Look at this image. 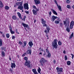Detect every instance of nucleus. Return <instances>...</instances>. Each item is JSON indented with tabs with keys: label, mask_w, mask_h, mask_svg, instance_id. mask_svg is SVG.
Instances as JSON below:
<instances>
[{
	"label": "nucleus",
	"mask_w": 74,
	"mask_h": 74,
	"mask_svg": "<svg viewBox=\"0 0 74 74\" xmlns=\"http://www.w3.org/2000/svg\"><path fill=\"white\" fill-rule=\"evenodd\" d=\"M16 5L17 6L18 5L17 8L19 9L20 10H22V12H23V6L22 5V3L21 2H18L16 3Z\"/></svg>",
	"instance_id": "obj_1"
},
{
	"label": "nucleus",
	"mask_w": 74,
	"mask_h": 74,
	"mask_svg": "<svg viewBox=\"0 0 74 74\" xmlns=\"http://www.w3.org/2000/svg\"><path fill=\"white\" fill-rule=\"evenodd\" d=\"M9 59L10 60H11V57H9Z\"/></svg>",
	"instance_id": "obj_63"
},
{
	"label": "nucleus",
	"mask_w": 74,
	"mask_h": 74,
	"mask_svg": "<svg viewBox=\"0 0 74 74\" xmlns=\"http://www.w3.org/2000/svg\"><path fill=\"white\" fill-rule=\"evenodd\" d=\"M22 25L24 27L25 29V30H26L27 31V29H26V28H27V29H29V25H27L23 23H22Z\"/></svg>",
	"instance_id": "obj_9"
},
{
	"label": "nucleus",
	"mask_w": 74,
	"mask_h": 74,
	"mask_svg": "<svg viewBox=\"0 0 74 74\" xmlns=\"http://www.w3.org/2000/svg\"><path fill=\"white\" fill-rule=\"evenodd\" d=\"M51 10L52 11V12H53V14H55V15H58V13H57V12H56V11L54 10H53V9H51Z\"/></svg>",
	"instance_id": "obj_15"
},
{
	"label": "nucleus",
	"mask_w": 74,
	"mask_h": 74,
	"mask_svg": "<svg viewBox=\"0 0 74 74\" xmlns=\"http://www.w3.org/2000/svg\"><path fill=\"white\" fill-rule=\"evenodd\" d=\"M58 8L60 11H62V7L60 6H59L58 7Z\"/></svg>",
	"instance_id": "obj_29"
},
{
	"label": "nucleus",
	"mask_w": 74,
	"mask_h": 74,
	"mask_svg": "<svg viewBox=\"0 0 74 74\" xmlns=\"http://www.w3.org/2000/svg\"><path fill=\"white\" fill-rule=\"evenodd\" d=\"M34 1L36 5L39 4L40 3V2L39 1H38L37 0H34Z\"/></svg>",
	"instance_id": "obj_17"
},
{
	"label": "nucleus",
	"mask_w": 74,
	"mask_h": 74,
	"mask_svg": "<svg viewBox=\"0 0 74 74\" xmlns=\"http://www.w3.org/2000/svg\"><path fill=\"white\" fill-rule=\"evenodd\" d=\"M32 7H33V8H34V9H35V10H38V9H37V8L36 7V6L34 5H33Z\"/></svg>",
	"instance_id": "obj_33"
},
{
	"label": "nucleus",
	"mask_w": 74,
	"mask_h": 74,
	"mask_svg": "<svg viewBox=\"0 0 74 74\" xmlns=\"http://www.w3.org/2000/svg\"><path fill=\"white\" fill-rule=\"evenodd\" d=\"M58 18V17L55 16H52L51 18V21L52 22H54L55 19Z\"/></svg>",
	"instance_id": "obj_10"
},
{
	"label": "nucleus",
	"mask_w": 74,
	"mask_h": 74,
	"mask_svg": "<svg viewBox=\"0 0 74 74\" xmlns=\"http://www.w3.org/2000/svg\"><path fill=\"white\" fill-rule=\"evenodd\" d=\"M24 60H26V61H27V59H28V58H27V57H24Z\"/></svg>",
	"instance_id": "obj_43"
},
{
	"label": "nucleus",
	"mask_w": 74,
	"mask_h": 74,
	"mask_svg": "<svg viewBox=\"0 0 74 74\" xmlns=\"http://www.w3.org/2000/svg\"><path fill=\"white\" fill-rule=\"evenodd\" d=\"M41 23L42 24H45L46 23V21H45L44 19L42 18L41 20Z\"/></svg>",
	"instance_id": "obj_19"
},
{
	"label": "nucleus",
	"mask_w": 74,
	"mask_h": 74,
	"mask_svg": "<svg viewBox=\"0 0 74 74\" xmlns=\"http://www.w3.org/2000/svg\"><path fill=\"white\" fill-rule=\"evenodd\" d=\"M48 58H51V53H48Z\"/></svg>",
	"instance_id": "obj_40"
},
{
	"label": "nucleus",
	"mask_w": 74,
	"mask_h": 74,
	"mask_svg": "<svg viewBox=\"0 0 74 74\" xmlns=\"http://www.w3.org/2000/svg\"><path fill=\"white\" fill-rule=\"evenodd\" d=\"M2 36L4 38L5 37V34H2Z\"/></svg>",
	"instance_id": "obj_50"
},
{
	"label": "nucleus",
	"mask_w": 74,
	"mask_h": 74,
	"mask_svg": "<svg viewBox=\"0 0 74 74\" xmlns=\"http://www.w3.org/2000/svg\"><path fill=\"white\" fill-rule=\"evenodd\" d=\"M43 27H45L46 26V27H47V24H43Z\"/></svg>",
	"instance_id": "obj_52"
},
{
	"label": "nucleus",
	"mask_w": 74,
	"mask_h": 74,
	"mask_svg": "<svg viewBox=\"0 0 74 74\" xmlns=\"http://www.w3.org/2000/svg\"><path fill=\"white\" fill-rule=\"evenodd\" d=\"M25 13H26V14H27L28 15L29 14V11H25Z\"/></svg>",
	"instance_id": "obj_53"
},
{
	"label": "nucleus",
	"mask_w": 74,
	"mask_h": 74,
	"mask_svg": "<svg viewBox=\"0 0 74 74\" xmlns=\"http://www.w3.org/2000/svg\"><path fill=\"white\" fill-rule=\"evenodd\" d=\"M1 54L3 57H4V56H5V53H4V52L3 51H2Z\"/></svg>",
	"instance_id": "obj_24"
},
{
	"label": "nucleus",
	"mask_w": 74,
	"mask_h": 74,
	"mask_svg": "<svg viewBox=\"0 0 74 74\" xmlns=\"http://www.w3.org/2000/svg\"><path fill=\"white\" fill-rule=\"evenodd\" d=\"M24 45L25 46H26V44H27V42L26 41H24L23 42Z\"/></svg>",
	"instance_id": "obj_41"
},
{
	"label": "nucleus",
	"mask_w": 74,
	"mask_h": 74,
	"mask_svg": "<svg viewBox=\"0 0 74 74\" xmlns=\"http://www.w3.org/2000/svg\"><path fill=\"white\" fill-rule=\"evenodd\" d=\"M55 23H56V24H59V22L58 21H55Z\"/></svg>",
	"instance_id": "obj_42"
},
{
	"label": "nucleus",
	"mask_w": 74,
	"mask_h": 74,
	"mask_svg": "<svg viewBox=\"0 0 74 74\" xmlns=\"http://www.w3.org/2000/svg\"><path fill=\"white\" fill-rule=\"evenodd\" d=\"M37 70H38V71L39 74H41V72H41V69H40V67L38 68V69Z\"/></svg>",
	"instance_id": "obj_22"
},
{
	"label": "nucleus",
	"mask_w": 74,
	"mask_h": 74,
	"mask_svg": "<svg viewBox=\"0 0 74 74\" xmlns=\"http://www.w3.org/2000/svg\"><path fill=\"white\" fill-rule=\"evenodd\" d=\"M62 42L60 41H58V45L60 46H61V45H62Z\"/></svg>",
	"instance_id": "obj_25"
},
{
	"label": "nucleus",
	"mask_w": 74,
	"mask_h": 74,
	"mask_svg": "<svg viewBox=\"0 0 74 74\" xmlns=\"http://www.w3.org/2000/svg\"><path fill=\"white\" fill-rule=\"evenodd\" d=\"M19 45H23V42L21 41H19L18 42Z\"/></svg>",
	"instance_id": "obj_39"
},
{
	"label": "nucleus",
	"mask_w": 74,
	"mask_h": 74,
	"mask_svg": "<svg viewBox=\"0 0 74 74\" xmlns=\"http://www.w3.org/2000/svg\"><path fill=\"white\" fill-rule=\"evenodd\" d=\"M26 15H25L24 16V17L23 18H22V19L23 20V21H25V19H26Z\"/></svg>",
	"instance_id": "obj_30"
},
{
	"label": "nucleus",
	"mask_w": 74,
	"mask_h": 74,
	"mask_svg": "<svg viewBox=\"0 0 74 74\" xmlns=\"http://www.w3.org/2000/svg\"><path fill=\"white\" fill-rule=\"evenodd\" d=\"M24 8L25 10H29V5L27 3H24L23 4Z\"/></svg>",
	"instance_id": "obj_7"
},
{
	"label": "nucleus",
	"mask_w": 74,
	"mask_h": 74,
	"mask_svg": "<svg viewBox=\"0 0 74 74\" xmlns=\"http://www.w3.org/2000/svg\"><path fill=\"white\" fill-rule=\"evenodd\" d=\"M58 41V39H55L52 42V45L56 49L58 47V45L57 44V41Z\"/></svg>",
	"instance_id": "obj_2"
},
{
	"label": "nucleus",
	"mask_w": 74,
	"mask_h": 74,
	"mask_svg": "<svg viewBox=\"0 0 74 74\" xmlns=\"http://www.w3.org/2000/svg\"><path fill=\"white\" fill-rule=\"evenodd\" d=\"M67 65H70L71 64V62L69 61H67Z\"/></svg>",
	"instance_id": "obj_32"
},
{
	"label": "nucleus",
	"mask_w": 74,
	"mask_h": 74,
	"mask_svg": "<svg viewBox=\"0 0 74 74\" xmlns=\"http://www.w3.org/2000/svg\"><path fill=\"white\" fill-rule=\"evenodd\" d=\"M71 55L72 56V59H73V58H74V55H73V54L72 53L71 54Z\"/></svg>",
	"instance_id": "obj_49"
},
{
	"label": "nucleus",
	"mask_w": 74,
	"mask_h": 74,
	"mask_svg": "<svg viewBox=\"0 0 74 74\" xmlns=\"http://www.w3.org/2000/svg\"><path fill=\"white\" fill-rule=\"evenodd\" d=\"M5 10H8L10 9V7L8 6H5Z\"/></svg>",
	"instance_id": "obj_26"
},
{
	"label": "nucleus",
	"mask_w": 74,
	"mask_h": 74,
	"mask_svg": "<svg viewBox=\"0 0 74 74\" xmlns=\"http://www.w3.org/2000/svg\"><path fill=\"white\" fill-rule=\"evenodd\" d=\"M54 1L56 4V3H57V1H56V0Z\"/></svg>",
	"instance_id": "obj_61"
},
{
	"label": "nucleus",
	"mask_w": 74,
	"mask_h": 74,
	"mask_svg": "<svg viewBox=\"0 0 74 74\" xmlns=\"http://www.w3.org/2000/svg\"><path fill=\"white\" fill-rule=\"evenodd\" d=\"M5 49V47H1V50H4V49Z\"/></svg>",
	"instance_id": "obj_46"
},
{
	"label": "nucleus",
	"mask_w": 74,
	"mask_h": 74,
	"mask_svg": "<svg viewBox=\"0 0 74 74\" xmlns=\"http://www.w3.org/2000/svg\"><path fill=\"white\" fill-rule=\"evenodd\" d=\"M57 21H60V18H58L57 19Z\"/></svg>",
	"instance_id": "obj_58"
},
{
	"label": "nucleus",
	"mask_w": 74,
	"mask_h": 74,
	"mask_svg": "<svg viewBox=\"0 0 74 74\" xmlns=\"http://www.w3.org/2000/svg\"><path fill=\"white\" fill-rule=\"evenodd\" d=\"M56 60H54V61H53V63L54 64H56Z\"/></svg>",
	"instance_id": "obj_55"
},
{
	"label": "nucleus",
	"mask_w": 74,
	"mask_h": 74,
	"mask_svg": "<svg viewBox=\"0 0 74 74\" xmlns=\"http://www.w3.org/2000/svg\"><path fill=\"white\" fill-rule=\"evenodd\" d=\"M73 34H74L72 32V34L69 37V38L70 40H71L72 38H73Z\"/></svg>",
	"instance_id": "obj_28"
},
{
	"label": "nucleus",
	"mask_w": 74,
	"mask_h": 74,
	"mask_svg": "<svg viewBox=\"0 0 74 74\" xmlns=\"http://www.w3.org/2000/svg\"><path fill=\"white\" fill-rule=\"evenodd\" d=\"M67 8H68V9H70L71 8H70V5H67L66 6Z\"/></svg>",
	"instance_id": "obj_44"
},
{
	"label": "nucleus",
	"mask_w": 74,
	"mask_h": 74,
	"mask_svg": "<svg viewBox=\"0 0 74 74\" xmlns=\"http://www.w3.org/2000/svg\"><path fill=\"white\" fill-rule=\"evenodd\" d=\"M63 53L65 54V53H66V51H63Z\"/></svg>",
	"instance_id": "obj_60"
},
{
	"label": "nucleus",
	"mask_w": 74,
	"mask_h": 74,
	"mask_svg": "<svg viewBox=\"0 0 74 74\" xmlns=\"http://www.w3.org/2000/svg\"><path fill=\"white\" fill-rule=\"evenodd\" d=\"M12 18L14 20H16V16L14 15L12 16Z\"/></svg>",
	"instance_id": "obj_27"
},
{
	"label": "nucleus",
	"mask_w": 74,
	"mask_h": 74,
	"mask_svg": "<svg viewBox=\"0 0 74 74\" xmlns=\"http://www.w3.org/2000/svg\"><path fill=\"white\" fill-rule=\"evenodd\" d=\"M28 45L30 47H32V46L33 45V43L32 41H29L28 43Z\"/></svg>",
	"instance_id": "obj_16"
},
{
	"label": "nucleus",
	"mask_w": 74,
	"mask_h": 74,
	"mask_svg": "<svg viewBox=\"0 0 74 74\" xmlns=\"http://www.w3.org/2000/svg\"><path fill=\"white\" fill-rule=\"evenodd\" d=\"M17 14L20 19H22V17L21 14H20V13L18 12L17 13Z\"/></svg>",
	"instance_id": "obj_18"
},
{
	"label": "nucleus",
	"mask_w": 74,
	"mask_h": 74,
	"mask_svg": "<svg viewBox=\"0 0 74 74\" xmlns=\"http://www.w3.org/2000/svg\"><path fill=\"white\" fill-rule=\"evenodd\" d=\"M9 27L11 34H14V33H15V32L12 30V28L11 27V26H9Z\"/></svg>",
	"instance_id": "obj_12"
},
{
	"label": "nucleus",
	"mask_w": 74,
	"mask_h": 74,
	"mask_svg": "<svg viewBox=\"0 0 74 74\" xmlns=\"http://www.w3.org/2000/svg\"><path fill=\"white\" fill-rule=\"evenodd\" d=\"M6 38H9L10 37V34H6Z\"/></svg>",
	"instance_id": "obj_31"
},
{
	"label": "nucleus",
	"mask_w": 74,
	"mask_h": 74,
	"mask_svg": "<svg viewBox=\"0 0 74 74\" xmlns=\"http://www.w3.org/2000/svg\"><path fill=\"white\" fill-rule=\"evenodd\" d=\"M30 61L29 60H28L26 61L25 62L24 65L25 66H27V67L28 68H30L31 69L32 68V66H30V63H31Z\"/></svg>",
	"instance_id": "obj_4"
},
{
	"label": "nucleus",
	"mask_w": 74,
	"mask_h": 74,
	"mask_svg": "<svg viewBox=\"0 0 74 74\" xmlns=\"http://www.w3.org/2000/svg\"><path fill=\"white\" fill-rule=\"evenodd\" d=\"M66 30H67L68 32H70V29H69V27H67Z\"/></svg>",
	"instance_id": "obj_36"
},
{
	"label": "nucleus",
	"mask_w": 74,
	"mask_h": 74,
	"mask_svg": "<svg viewBox=\"0 0 74 74\" xmlns=\"http://www.w3.org/2000/svg\"><path fill=\"white\" fill-rule=\"evenodd\" d=\"M51 14H52V13H51V11H50L49 13V15H51Z\"/></svg>",
	"instance_id": "obj_57"
},
{
	"label": "nucleus",
	"mask_w": 74,
	"mask_h": 74,
	"mask_svg": "<svg viewBox=\"0 0 74 74\" xmlns=\"http://www.w3.org/2000/svg\"><path fill=\"white\" fill-rule=\"evenodd\" d=\"M38 11H39V9L36 10L35 9H33L32 10V12L34 15H36L37 13V12H38Z\"/></svg>",
	"instance_id": "obj_11"
},
{
	"label": "nucleus",
	"mask_w": 74,
	"mask_h": 74,
	"mask_svg": "<svg viewBox=\"0 0 74 74\" xmlns=\"http://www.w3.org/2000/svg\"><path fill=\"white\" fill-rule=\"evenodd\" d=\"M39 62L41 66H44V64H45V63L47 62V60H45L44 58H42L40 59Z\"/></svg>",
	"instance_id": "obj_3"
},
{
	"label": "nucleus",
	"mask_w": 74,
	"mask_h": 74,
	"mask_svg": "<svg viewBox=\"0 0 74 74\" xmlns=\"http://www.w3.org/2000/svg\"><path fill=\"white\" fill-rule=\"evenodd\" d=\"M56 70L57 71L58 74H60L61 73L63 72V68H59V67H57L56 68Z\"/></svg>",
	"instance_id": "obj_5"
},
{
	"label": "nucleus",
	"mask_w": 74,
	"mask_h": 74,
	"mask_svg": "<svg viewBox=\"0 0 74 74\" xmlns=\"http://www.w3.org/2000/svg\"><path fill=\"white\" fill-rule=\"evenodd\" d=\"M73 25H71V24H70V27L69 28L70 29H71L73 28Z\"/></svg>",
	"instance_id": "obj_37"
},
{
	"label": "nucleus",
	"mask_w": 74,
	"mask_h": 74,
	"mask_svg": "<svg viewBox=\"0 0 74 74\" xmlns=\"http://www.w3.org/2000/svg\"><path fill=\"white\" fill-rule=\"evenodd\" d=\"M46 27V29H47V30H50V27L49 26H47Z\"/></svg>",
	"instance_id": "obj_38"
},
{
	"label": "nucleus",
	"mask_w": 74,
	"mask_h": 74,
	"mask_svg": "<svg viewBox=\"0 0 74 74\" xmlns=\"http://www.w3.org/2000/svg\"><path fill=\"white\" fill-rule=\"evenodd\" d=\"M44 51V50H43V49H41V50H40V51Z\"/></svg>",
	"instance_id": "obj_62"
},
{
	"label": "nucleus",
	"mask_w": 74,
	"mask_h": 74,
	"mask_svg": "<svg viewBox=\"0 0 74 74\" xmlns=\"http://www.w3.org/2000/svg\"><path fill=\"white\" fill-rule=\"evenodd\" d=\"M66 3H67V4H69V3H70V1H71L70 0H66Z\"/></svg>",
	"instance_id": "obj_34"
},
{
	"label": "nucleus",
	"mask_w": 74,
	"mask_h": 74,
	"mask_svg": "<svg viewBox=\"0 0 74 74\" xmlns=\"http://www.w3.org/2000/svg\"><path fill=\"white\" fill-rule=\"evenodd\" d=\"M10 70L11 71V72H12V70L11 69H10Z\"/></svg>",
	"instance_id": "obj_59"
},
{
	"label": "nucleus",
	"mask_w": 74,
	"mask_h": 74,
	"mask_svg": "<svg viewBox=\"0 0 74 74\" xmlns=\"http://www.w3.org/2000/svg\"><path fill=\"white\" fill-rule=\"evenodd\" d=\"M15 31L17 34H19V32H18V29H16Z\"/></svg>",
	"instance_id": "obj_54"
},
{
	"label": "nucleus",
	"mask_w": 74,
	"mask_h": 74,
	"mask_svg": "<svg viewBox=\"0 0 74 74\" xmlns=\"http://www.w3.org/2000/svg\"><path fill=\"white\" fill-rule=\"evenodd\" d=\"M71 25H73V26H74V21H71L70 24Z\"/></svg>",
	"instance_id": "obj_35"
},
{
	"label": "nucleus",
	"mask_w": 74,
	"mask_h": 74,
	"mask_svg": "<svg viewBox=\"0 0 74 74\" xmlns=\"http://www.w3.org/2000/svg\"><path fill=\"white\" fill-rule=\"evenodd\" d=\"M60 26H61V27H63V23H60Z\"/></svg>",
	"instance_id": "obj_48"
},
{
	"label": "nucleus",
	"mask_w": 74,
	"mask_h": 74,
	"mask_svg": "<svg viewBox=\"0 0 74 74\" xmlns=\"http://www.w3.org/2000/svg\"><path fill=\"white\" fill-rule=\"evenodd\" d=\"M11 67L12 69H13V68H15V67H16L15 64L14 63H12V62Z\"/></svg>",
	"instance_id": "obj_13"
},
{
	"label": "nucleus",
	"mask_w": 74,
	"mask_h": 74,
	"mask_svg": "<svg viewBox=\"0 0 74 74\" xmlns=\"http://www.w3.org/2000/svg\"><path fill=\"white\" fill-rule=\"evenodd\" d=\"M67 21V20H66V21H64L63 22H64V25H65L66 26H67L68 25V26L69 27V24H70V21H67V23H66V21Z\"/></svg>",
	"instance_id": "obj_8"
},
{
	"label": "nucleus",
	"mask_w": 74,
	"mask_h": 74,
	"mask_svg": "<svg viewBox=\"0 0 74 74\" xmlns=\"http://www.w3.org/2000/svg\"><path fill=\"white\" fill-rule=\"evenodd\" d=\"M3 45V40L1 39H0V47Z\"/></svg>",
	"instance_id": "obj_21"
},
{
	"label": "nucleus",
	"mask_w": 74,
	"mask_h": 74,
	"mask_svg": "<svg viewBox=\"0 0 74 74\" xmlns=\"http://www.w3.org/2000/svg\"><path fill=\"white\" fill-rule=\"evenodd\" d=\"M15 37L14 36H13L12 37V39H15Z\"/></svg>",
	"instance_id": "obj_56"
},
{
	"label": "nucleus",
	"mask_w": 74,
	"mask_h": 74,
	"mask_svg": "<svg viewBox=\"0 0 74 74\" xmlns=\"http://www.w3.org/2000/svg\"><path fill=\"white\" fill-rule=\"evenodd\" d=\"M64 58L66 60H67V56H65L64 57Z\"/></svg>",
	"instance_id": "obj_51"
},
{
	"label": "nucleus",
	"mask_w": 74,
	"mask_h": 74,
	"mask_svg": "<svg viewBox=\"0 0 74 74\" xmlns=\"http://www.w3.org/2000/svg\"><path fill=\"white\" fill-rule=\"evenodd\" d=\"M27 54H26V53H24L23 54V55H22V56L23 57L24 56H25V55H27Z\"/></svg>",
	"instance_id": "obj_47"
},
{
	"label": "nucleus",
	"mask_w": 74,
	"mask_h": 74,
	"mask_svg": "<svg viewBox=\"0 0 74 74\" xmlns=\"http://www.w3.org/2000/svg\"><path fill=\"white\" fill-rule=\"evenodd\" d=\"M49 30L47 29L45 30V32L46 33V34H48V33H49Z\"/></svg>",
	"instance_id": "obj_23"
},
{
	"label": "nucleus",
	"mask_w": 74,
	"mask_h": 74,
	"mask_svg": "<svg viewBox=\"0 0 74 74\" xmlns=\"http://www.w3.org/2000/svg\"><path fill=\"white\" fill-rule=\"evenodd\" d=\"M4 6V5L3 4L2 2L1 1H0V8H3Z\"/></svg>",
	"instance_id": "obj_20"
},
{
	"label": "nucleus",
	"mask_w": 74,
	"mask_h": 74,
	"mask_svg": "<svg viewBox=\"0 0 74 74\" xmlns=\"http://www.w3.org/2000/svg\"><path fill=\"white\" fill-rule=\"evenodd\" d=\"M27 54H29L31 55V54H32V49H31V47H28L27 48Z\"/></svg>",
	"instance_id": "obj_6"
},
{
	"label": "nucleus",
	"mask_w": 74,
	"mask_h": 74,
	"mask_svg": "<svg viewBox=\"0 0 74 74\" xmlns=\"http://www.w3.org/2000/svg\"><path fill=\"white\" fill-rule=\"evenodd\" d=\"M32 71L34 73V74H38V73H37V71H36V69H32Z\"/></svg>",
	"instance_id": "obj_14"
},
{
	"label": "nucleus",
	"mask_w": 74,
	"mask_h": 74,
	"mask_svg": "<svg viewBox=\"0 0 74 74\" xmlns=\"http://www.w3.org/2000/svg\"><path fill=\"white\" fill-rule=\"evenodd\" d=\"M74 9V5H73L72 7Z\"/></svg>",
	"instance_id": "obj_64"
},
{
	"label": "nucleus",
	"mask_w": 74,
	"mask_h": 74,
	"mask_svg": "<svg viewBox=\"0 0 74 74\" xmlns=\"http://www.w3.org/2000/svg\"><path fill=\"white\" fill-rule=\"evenodd\" d=\"M46 51L47 53H49V51H48V48H47V49H46Z\"/></svg>",
	"instance_id": "obj_45"
}]
</instances>
